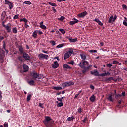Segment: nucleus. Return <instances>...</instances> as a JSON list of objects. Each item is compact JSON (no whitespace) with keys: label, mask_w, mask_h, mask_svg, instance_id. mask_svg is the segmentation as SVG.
Segmentation results:
<instances>
[{"label":"nucleus","mask_w":127,"mask_h":127,"mask_svg":"<svg viewBox=\"0 0 127 127\" xmlns=\"http://www.w3.org/2000/svg\"><path fill=\"white\" fill-rule=\"evenodd\" d=\"M80 56L81 58V59H83L84 61H81L79 62V63L78 64V66H79L81 68L83 69L82 70L83 73H85L87 71H89L90 68L92 67V65H89V63L87 61H86L87 59V56L84 53H81Z\"/></svg>","instance_id":"1"},{"label":"nucleus","mask_w":127,"mask_h":127,"mask_svg":"<svg viewBox=\"0 0 127 127\" xmlns=\"http://www.w3.org/2000/svg\"><path fill=\"white\" fill-rule=\"evenodd\" d=\"M91 74L92 75H93L94 76H105L109 75L110 74L109 72H105V73L100 74L99 75V72H98L97 70L91 71Z\"/></svg>","instance_id":"2"},{"label":"nucleus","mask_w":127,"mask_h":127,"mask_svg":"<svg viewBox=\"0 0 127 127\" xmlns=\"http://www.w3.org/2000/svg\"><path fill=\"white\" fill-rule=\"evenodd\" d=\"M32 76H33V80H36V79H43L44 75L40 74H38L37 72H34Z\"/></svg>","instance_id":"3"},{"label":"nucleus","mask_w":127,"mask_h":127,"mask_svg":"<svg viewBox=\"0 0 127 127\" xmlns=\"http://www.w3.org/2000/svg\"><path fill=\"white\" fill-rule=\"evenodd\" d=\"M4 50L0 49V62L1 63H3L4 62L3 58L5 56Z\"/></svg>","instance_id":"4"},{"label":"nucleus","mask_w":127,"mask_h":127,"mask_svg":"<svg viewBox=\"0 0 127 127\" xmlns=\"http://www.w3.org/2000/svg\"><path fill=\"white\" fill-rule=\"evenodd\" d=\"M73 85H74V82H73V81H65V82H64V83H62V87H69L70 86H73Z\"/></svg>","instance_id":"5"},{"label":"nucleus","mask_w":127,"mask_h":127,"mask_svg":"<svg viewBox=\"0 0 127 127\" xmlns=\"http://www.w3.org/2000/svg\"><path fill=\"white\" fill-rule=\"evenodd\" d=\"M121 97L122 95L121 94L115 95V99L117 100V102L120 106L122 102H124V100L121 98Z\"/></svg>","instance_id":"6"},{"label":"nucleus","mask_w":127,"mask_h":127,"mask_svg":"<svg viewBox=\"0 0 127 127\" xmlns=\"http://www.w3.org/2000/svg\"><path fill=\"white\" fill-rule=\"evenodd\" d=\"M73 53V50L72 49H70L68 52L66 53H65L64 56V60H66L67 59V58H69L71 55H72V54Z\"/></svg>","instance_id":"7"},{"label":"nucleus","mask_w":127,"mask_h":127,"mask_svg":"<svg viewBox=\"0 0 127 127\" xmlns=\"http://www.w3.org/2000/svg\"><path fill=\"white\" fill-rule=\"evenodd\" d=\"M51 120L52 119L51 117L47 116L45 117V120L44 121L43 123L47 127H48L49 121Z\"/></svg>","instance_id":"8"},{"label":"nucleus","mask_w":127,"mask_h":127,"mask_svg":"<svg viewBox=\"0 0 127 127\" xmlns=\"http://www.w3.org/2000/svg\"><path fill=\"white\" fill-rule=\"evenodd\" d=\"M23 58L24 60H26V61H28V60H30V57L28 54V53L24 52L23 54Z\"/></svg>","instance_id":"9"},{"label":"nucleus","mask_w":127,"mask_h":127,"mask_svg":"<svg viewBox=\"0 0 127 127\" xmlns=\"http://www.w3.org/2000/svg\"><path fill=\"white\" fill-rule=\"evenodd\" d=\"M23 70H20L21 73H23V72H27V71H28L29 70L28 66L25 64H24V65H23Z\"/></svg>","instance_id":"10"},{"label":"nucleus","mask_w":127,"mask_h":127,"mask_svg":"<svg viewBox=\"0 0 127 127\" xmlns=\"http://www.w3.org/2000/svg\"><path fill=\"white\" fill-rule=\"evenodd\" d=\"M59 64L58 63L57 61H55L54 62L53 64H52V67L53 69L58 68V67H59Z\"/></svg>","instance_id":"11"},{"label":"nucleus","mask_w":127,"mask_h":127,"mask_svg":"<svg viewBox=\"0 0 127 127\" xmlns=\"http://www.w3.org/2000/svg\"><path fill=\"white\" fill-rule=\"evenodd\" d=\"M38 57L39 58L47 59V58H48V55H47V54H44L43 53H40V54H39Z\"/></svg>","instance_id":"12"},{"label":"nucleus","mask_w":127,"mask_h":127,"mask_svg":"<svg viewBox=\"0 0 127 127\" xmlns=\"http://www.w3.org/2000/svg\"><path fill=\"white\" fill-rule=\"evenodd\" d=\"M87 14V12L86 11H83V12H81V13L78 14L79 17L83 18L84 17V16H86Z\"/></svg>","instance_id":"13"},{"label":"nucleus","mask_w":127,"mask_h":127,"mask_svg":"<svg viewBox=\"0 0 127 127\" xmlns=\"http://www.w3.org/2000/svg\"><path fill=\"white\" fill-rule=\"evenodd\" d=\"M67 39L70 41V42H77L78 39L76 37L75 38H72V37H67Z\"/></svg>","instance_id":"14"},{"label":"nucleus","mask_w":127,"mask_h":127,"mask_svg":"<svg viewBox=\"0 0 127 127\" xmlns=\"http://www.w3.org/2000/svg\"><path fill=\"white\" fill-rule=\"evenodd\" d=\"M2 25L4 27H5V29L7 30L8 32H11V27L9 26H7L6 25H5V24H2Z\"/></svg>","instance_id":"15"},{"label":"nucleus","mask_w":127,"mask_h":127,"mask_svg":"<svg viewBox=\"0 0 127 127\" xmlns=\"http://www.w3.org/2000/svg\"><path fill=\"white\" fill-rule=\"evenodd\" d=\"M17 58H18V60L19 61H20L21 63H24V62H25V60L23 58V56H18Z\"/></svg>","instance_id":"16"},{"label":"nucleus","mask_w":127,"mask_h":127,"mask_svg":"<svg viewBox=\"0 0 127 127\" xmlns=\"http://www.w3.org/2000/svg\"><path fill=\"white\" fill-rule=\"evenodd\" d=\"M43 21H41V22H40V27H41L42 29L46 30L47 27L45 25H43Z\"/></svg>","instance_id":"17"},{"label":"nucleus","mask_w":127,"mask_h":127,"mask_svg":"<svg viewBox=\"0 0 127 127\" xmlns=\"http://www.w3.org/2000/svg\"><path fill=\"white\" fill-rule=\"evenodd\" d=\"M90 101L92 102H94L96 101V96L95 95H92V96L90 97Z\"/></svg>","instance_id":"18"},{"label":"nucleus","mask_w":127,"mask_h":127,"mask_svg":"<svg viewBox=\"0 0 127 127\" xmlns=\"http://www.w3.org/2000/svg\"><path fill=\"white\" fill-rule=\"evenodd\" d=\"M18 48H19V51L20 52L21 54H23V55L24 52V49L22 46H19Z\"/></svg>","instance_id":"19"},{"label":"nucleus","mask_w":127,"mask_h":127,"mask_svg":"<svg viewBox=\"0 0 127 127\" xmlns=\"http://www.w3.org/2000/svg\"><path fill=\"white\" fill-rule=\"evenodd\" d=\"M5 16H6V11H3L2 15H1V19L3 20L5 19Z\"/></svg>","instance_id":"20"},{"label":"nucleus","mask_w":127,"mask_h":127,"mask_svg":"<svg viewBox=\"0 0 127 127\" xmlns=\"http://www.w3.org/2000/svg\"><path fill=\"white\" fill-rule=\"evenodd\" d=\"M63 67L64 68H65V69H72V68L71 67V66H70V65L66 64H64V65H63Z\"/></svg>","instance_id":"21"},{"label":"nucleus","mask_w":127,"mask_h":127,"mask_svg":"<svg viewBox=\"0 0 127 127\" xmlns=\"http://www.w3.org/2000/svg\"><path fill=\"white\" fill-rule=\"evenodd\" d=\"M3 48L4 49V50L6 51V52L7 53H9V51H8V50L6 49V42H4V41H3Z\"/></svg>","instance_id":"22"},{"label":"nucleus","mask_w":127,"mask_h":127,"mask_svg":"<svg viewBox=\"0 0 127 127\" xmlns=\"http://www.w3.org/2000/svg\"><path fill=\"white\" fill-rule=\"evenodd\" d=\"M53 89L54 90H56V91H58L59 90H62V87H61V86H53Z\"/></svg>","instance_id":"23"},{"label":"nucleus","mask_w":127,"mask_h":127,"mask_svg":"<svg viewBox=\"0 0 127 127\" xmlns=\"http://www.w3.org/2000/svg\"><path fill=\"white\" fill-rule=\"evenodd\" d=\"M107 99L110 101V102H114V100L113 99V96L112 94L109 95V96H108V97L107 98Z\"/></svg>","instance_id":"24"},{"label":"nucleus","mask_w":127,"mask_h":127,"mask_svg":"<svg viewBox=\"0 0 127 127\" xmlns=\"http://www.w3.org/2000/svg\"><path fill=\"white\" fill-rule=\"evenodd\" d=\"M123 24L126 27H127V17H124V20L123 21Z\"/></svg>","instance_id":"25"},{"label":"nucleus","mask_w":127,"mask_h":127,"mask_svg":"<svg viewBox=\"0 0 127 127\" xmlns=\"http://www.w3.org/2000/svg\"><path fill=\"white\" fill-rule=\"evenodd\" d=\"M28 83L30 85V86H34L35 82L33 80H30V81H28Z\"/></svg>","instance_id":"26"},{"label":"nucleus","mask_w":127,"mask_h":127,"mask_svg":"<svg viewBox=\"0 0 127 127\" xmlns=\"http://www.w3.org/2000/svg\"><path fill=\"white\" fill-rule=\"evenodd\" d=\"M113 64H115L116 65H122L121 63H119V62H118V61L116 60L113 61Z\"/></svg>","instance_id":"27"},{"label":"nucleus","mask_w":127,"mask_h":127,"mask_svg":"<svg viewBox=\"0 0 127 127\" xmlns=\"http://www.w3.org/2000/svg\"><path fill=\"white\" fill-rule=\"evenodd\" d=\"M32 37H34V38H36V37L37 36V31L35 30L33 32V34L32 35Z\"/></svg>","instance_id":"28"},{"label":"nucleus","mask_w":127,"mask_h":127,"mask_svg":"<svg viewBox=\"0 0 127 127\" xmlns=\"http://www.w3.org/2000/svg\"><path fill=\"white\" fill-rule=\"evenodd\" d=\"M113 18H114V16L113 15L110 16L108 21L109 23H111L112 22H113Z\"/></svg>","instance_id":"29"},{"label":"nucleus","mask_w":127,"mask_h":127,"mask_svg":"<svg viewBox=\"0 0 127 127\" xmlns=\"http://www.w3.org/2000/svg\"><path fill=\"white\" fill-rule=\"evenodd\" d=\"M14 7V5L13 4L12 2H11V1L9 2V8L10 10Z\"/></svg>","instance_id":"30"},{"label":"nucleus","mask_w":127,"mask_h":127,"mask_svg":"<svg viewBox=\"0 0 127 127\" xmlns=\"http://www.w3.org/2000/svg\"><path fill=\"white\" fill-rule=\"evenodd\" d=\"M78 22H79V20H76V21H71L69 22V24H70V25H74V24H76V23H78Z\"/></svg>","instance_id":"31"},{"label":"nucleus","mask_w":127,"mask_h":127,"mask_svg":"<svg viewBox=\"0 0 127 127\" xmlns=\"http://www.w3.org/2000/svg\"><path fill=\"white\" fill-rule=\"evenodd\" d=\"M64 106V103L62 102H59L58 104H57V107H63Z\"/></svg>","instance_id":"32"},{"label":"nucleus","mask_w":127,"mask_h":127,"mask_svg":"<svg viewBox=\"0 0 127 127\" xmlns=\"http://www.w3.org/2000/svg\"><path fill=\"white\" fill-rule=\"evenodd\" d=\"M54 124V122H53V121L50 122V121L49 122L48 127H53Z\"/></svg>","instance_id":"33"},{"label":"nucleus","mask_w":127,"mask_h":127,"mask_svg":"<svg viewBox=\"0 0 127 127\" xmlns=\"http://www.w3.org/2000/svg\"><path fill=\"white\" fill-rule=\"evenodd\" d=\"M75 118L74 116H72V117H67V121H73Z\"/></svg>","instance_id":"34"},{"label":"nucleus","mask_w":127,"mask_h":127,"mask_svg":"<svg viewBox=\"0 0 127 127\" xmlns=\"http://www.w3.org/2000/svg\"><path fill=\"white\" fill-rule=\"evenodd\" d=\"M20 22H24L25 24L26 22H28V20L26 18L20 19Z\"/></svg>","instance_id":"35"},{"label":"nucleus","mask_w":127,"mask_h":127,"mask_svg":"<svg viewBox=\"0 0 127 127\" xmlns=\"http://www.w3.org/2000/svg\"><path fill=\"white\" fill-rule=\"evenodd\" d=\"M31 97H32V95L31 94L28 95V96H27V102H29V101H30Z\"/></svg>","instance_id":"36"},{"label":"nucleus","mask_w":127,"mask_h":127,"mask_svg":"<svg viewBox=\"0 0 127 127\" xmlns=\"http://www.w3.org/2000/svg\"><path fill=\"white\" fill-rule=\"evenodd\" d=\"M48 3L49 4V5H50L52 6H57V4H56V3H52L50 2H49Z\"/></svg>","instance_id":"37"},{"label":"nucleus","mask_w":127,"mask_h":127,"mask_svg":"<svg viewBox=\"0 0 127 127\" xmlns=\"http://www.w3.org/2000/svg\"><path fill=\"white\" fill-rule=\"evenodd\" d=\"M59 30L60 32H62V33H63V34H65L66 32L64 29H59Z\"/></svg>","instance_id":"38"},{"label":"nucleus","mask_w":127,"mask_h":127,"mask_svg":"<svg viewBox=\"0 0 127 127\" xmlns=\"http://www.w3.org/2000/svg\"><path fill=\"white\" fill-rule=\"evenodd\" d=\"M112 80H113V77H109V78H106V81L108 82L112 81Z\"/></svg>","instance_id":"39"},{"label":"nucleus","mask_w":127,"mask_h":127,"mask_svg":"<svg viewBox=\"0 0 127 127\" xmlns=\"http://www.w3.org/2000/svg\"><path fill=\"white\" fill-rule=\"evenodd\" d=\"M13 32L15 34L17 33V28L16 27H14L12 29Z\"/></svg>","instance_id":"40"},{"label":"nucleus","mask_w":127,"mask_h":127,"mask_svg":"<svg viewBox=\"0 0 127 127\" xmlns=\"http://www.w3.org/2000/svg\"><path fill=\"white\" fill-rule=\"evenodd\" d=\"M65 19V16H61V17H60V18H58V20H59V21H63V20Z\"/></svg>","instance_id":"41"},{"label":"nucleus","mask_w":127,"mask_h":127,"mask_svg":"<svg viewBox=\"0 0 127 127\" xmlns=\"http://www.w3.org/2000/svg\"><path fill=\"white\" fill-rule=\"evenodd\" d=\"M67 63H68V64H70L72 65H74V64H75V63H74V61H73V60L71 61L70 62H68Z\"/></svg>","instance_id":"42"},{"label":"nucleus","mask_w":127,"mask_h":127,"mask_svg":"<svg viewBox=\"0 0 127 127\" xmlns=\"http://www.w3.org/2000/svg\"><path fill=\"white\" fill-rule=\"evenodd\" d=\"M63 46H64L63 44H59L56 46V48H62L63 47Z\"/></svg>","instance_id":"43"},{"label":"nucleus","mask_w":127,"mask_h":127,"mask_svg":"<svg viewBox=\"0 0 127 127\" xmlns=\"http://www.w3.org/2000/svg\"><path fill=\"white\" fill-rule=\"evenodd\" d=\"M19 14H17L16 15H15L14 16V20L18 19L19 18Z\"/></svg>","instance_id":"44"},{"label":"nucleus","mask_w":127,"mask_h":127,"mask_svg":"<svg viewBox=\"0 0 127 127\" xmlns=\"http://www.w3.org/2000/svg\"><path fill=\"white\" fill-rule=\"evenodd\" d=\"M23 3L26 4L27 5H31V2L29 1H25Z\"/></svg>","instance_id":"45"},{"label":"nucleus","mask_w":127,"mask_h":127,"mask_svg":"<svg viewBox=\"0 0 127 127\" xmlns=\"http://www.w3.org/2000/svg\"><path fill=\"white\" fill-rule=\"evenodd\" d=\"M90 53H97V50H90Z\"/></svg>","instance_id":"46"},{"label":"nucleus","mask_w":127,"mask_h":127,"mask_svg":"<svg viewBox=\"0 0 127 127\" xmlns=\"http://www.w3.org/2000/svg\"><path fill=\"white\" fill-rule=\"evenodd\" d=\"M50 43H52V46H54V45H56V42H55V41H50Z\"/></svg>","instance_id":"47"},{"label":"nucleus","mask_w":127,"mask_h":127,"mask_svg":"<svg viewBox=\"0 0 127 127\" xmlns=\"http://www.w3.org/2000/svg\"><path fill=\"white\" fill-rule=\"evenodd\" d=\"M106 66L107 67H109L110 68H112V66H113V65H112V64H106Z\"/></svg>","instance_id":"48"},{"label":"nucleus","mask_w":127,"mask_h":127,"mask_svg":"<svg viewBox=\"0 0 127 127\" xmlns=\"http://www.w3.org/2000/svg\"><path fill=\"white\" fill-rule=\"evenodd\" d=\"M4 127H8V122H4Z\"/></svg>","instance_id":"49"},{"label":"nucleus","mask_w":127,"mask_h":127,"mask_svg":"<svg viewBox=\"0 0 127 127\" xmlns=\"http://www.w3.org/2000/svg\"><path fill=\"white\" fill-rule=\"evenodd\" d=\"M90 88L92 89V90H94V89H95V86H93V85H92V84H91L90 85Z\"/></svg>","instance_id":"50"},{"label":"nucleus","mask_w":127,"mask_h":127,"mask_svg":"<svg viewBox=\"0 0 127 127\" xmlns=\"http://www.w3.org/2000/svg\"><path fill=\"white\" fill-rule=\"evenodd\" d=\"M5 4L9 6V1H8V0H5Z\"/></svg>","instance_id":"51"},{"label":"nucleus","mask_w":127,"mask_h":127,"mask_svg":"<svg viewBox=\"0 0 127 127\" xmlns=\"http://www.w3.org/2000/svg\"><path fill=\"white\" fill-rule=\"evenodd\" d=\"M57 100H58L59 102H62V97H57Z\"/></svg>","instance_id":"52"},{"label":"nucleus","mask_w":127,"mask_h":127,"mask_svg":"<svg viewBox=\"0 0 127 127\" xmlns=\"http://www.w3.org/2000/svg\"><path fill=\"white\" fill-rule=\"evenodd\" d=\"M82 112V108H81V107H79V108H78V112L79 113H81Z\"/></svg>","instance_id":"53"},{"label":"nucleus","mask_w":127,"mask_h":127,"mask_svg":"<svg viewBox=\"0 0 127 127\" xmlns=\"http://www.w3.org/2000/svg\"><path fill=\"white\" fill-rule=\"evenodd\" d=\"M3 39H4V37L0 36V42H1V41L3 40Z\"/></svg>","instance_id":"54"},{"label":"nucleus","mask_w":127,"mask_h":127,"mask_svg":"<svg viewBox=\"0 0 127 127\" xmlns=\"http://www.w3.org/2000/svg\"><path fill=\"white\" fill-rule=\"evenodd\" d=\"M98 24L100 25V26H102L103 24L102 23V22L100 21V20L99 19V21H98Z\"/></svg>","instance_id":"55"},{"label":"nucleus","mask_w":127,"mask_h":127,"mask_svg":"<svg viewBox=\"0 0 127 127\" xmlns=\"http://www.w3.org/2000/svg\"><path fill=\"white\" fill-rule=\"evenodd\" d=\"M39 107H40V108H44L43 104V103H39Z\"/></svg>","instance_id":"56"},{"label":"nucleus","mask_w":127,"mask_h":127,"mask_svg":"<svg viewBox=\"0 0 127 127\" xmlns=\"http://www.w3.org/2000/svg\"><path fill=\"white\" fill-rule=\"evenodd\" d=\"M81 91H80L78 94H76L75 96V97H74V99H76V98H77V97H78L79 94L80 93Z\"/></svg>","instance_id":"57"},{"label":"nucleus","mask_w":127,"mask_h":127,"mask_svg":"<svg viewBox=\"0 0 127 127\" xmlns=\"http://www.w3.org/2000/svg\"><path fill=\"white\" fill-rule=\"evenodd\" d=\"M117 16L116 15H115V16L113 17V22H115V20L117 19Z\"/></svg>","instance_id":"58"},{"label":"nucleus","mask_w":127,"mask_h":127,"mask_svg":"<svg viewBox=\"0 0 127 127\" xmlns=\"http://www.w3.org/2000/svg\"><path fill=\"white\" fill-rule=\"evenodd\" d=\"M125 91H122L121 96H123V97H125Z\"/></svg>","instance_id":"59"},{"label":"nucleus","mask_w":127,"mask_h":127,"mask_svg":"<svg viewBox=\"0 0 127 127\" xmlns=\"http://www.w3.org/2000/svg\"><path fill=\"white\" fill-rule=\"evenodd\" d=\"M87 120V117H85L84 120H82L83 123H86V121Z\"/></svg>","instance_id":"60"},{"label":"nucleus","mask_w":127,"mask_h":127,"mask_svg":"<svg viewBox=\"0 0 127 127\" xmlns=\"http://www.w3.org/2000/svg\"><path fill=\"white\" fill-rule=\"evenodd\" d=\"M99 19L98 18L95 19V20H93V21H94L96 22H97V23L99 24Z\"/></svg>","instance_id":"61"},{"label":"nucleus","mask_w":127,"mask_h":127,"mask_svg":"<svg viewBox=\"0 0 127 127\" xmlns=\"http://www.w3.org/2000/svg\"><path fill=\"white\" fill-rule=\"evenodd\" d=\"M122 6H123V8H124V9H127V6L126 5L123 4L122 5Z\"/></svg>","instance_id":"62"},{"label":"nucleus","mask_w":127,"mask_h":127,"mask_svg":"<svg viewBox=\"0 0 127 127\" xmlns=\"http://www.w3.org/2000/svg\"><path fill=\"white\" fill-rule=\"evenodd\" d=\"M25 27H26V28H28V27H29V26L28 25V24H27V22L25 23Z\"/></svg>","instance_id":"63"},{"label":"nucleus","mask_w":127,"mask_h":127,"mask_svg":"<svg viewBox=\"0 0 127 127\" xmlns=\"http://www.w3.org/2000/svg\"><path fill=\"white\" fill-rule=\"evenodd\" d=\"M52 9L53 10V11H54V12H56V9L55 8V7H52Z\"/></svg>","instance_id":"64"}]
</instances>
